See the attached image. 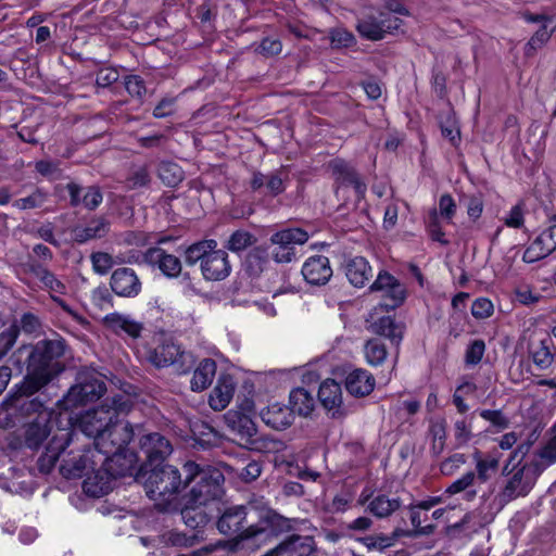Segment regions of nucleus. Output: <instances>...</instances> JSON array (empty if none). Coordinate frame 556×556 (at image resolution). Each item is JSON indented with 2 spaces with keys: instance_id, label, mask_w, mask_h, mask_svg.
<instances>
[{
  "instance_id": "f257e3e1",
  "label": "nucleus",
  "mask_w": 556,
  "mask_h": 556,
  "mask_svg": "<svg viewBox=\"0 0 556 556\" xmlns=\"http://www.w3.org/2000/svg\"><path fill=\"white\" fill-rule=\"evenodd\" d=\"M248 508L242 505L229 507L222 514L216 523L218 531L235 536L214 543L216 551L254 553L271 542L275 533L268 521L250 522Z\"/></svg>"
},
{
  "instance_id": "f03ea898",
  "label": "nucleus",
  "mask_w": 556,
  "mask_h": 556,
  "mask_svg": "<svg viewBox=\"0 0 556 556\" xmlns=\"http://www.w3.org/2000/svg\"><path fill=\"white\" fill-rule=\"evenodd\" d=\"M65 353L62 339L38 341L27 357V375L21 383L24 393L38 392L63 371L60 358Z\"/></svg>"
},
{
  "instance_id": "7ed1b4c3",
  "label": "nucleus",
  "mask_w": 556,
  "mask_h": 556,
  "mask_svg": "<svg viewBox=\"0 0 556 556\" xmlns=\"http://www.w3.org/2000/svg\"><path fill=\"white\" fill-rule=\"evenodd\" d=\"M132 406L134 401L127 394L108 397L101 405L80 416L79 428L87 437L93 438V446H96L97 439L106 432L117 418L127 416Z\"/></svg>"
},
{
  "instance_id": "20e7f679",
  "label": "nucleus",
  "mask_w": 556,
  "mask_h": 556,
  "mask_svg": "<svg viewBox=\"0 0 556 556\" xmlns=\"http://www.w3.org/2000/svg\"><path fill=\"white\" fill-rule=\"evenodd\" d=\"M184 486L194 482L189 493L184 497L187 503L208 506L218 501L224 494V475L217 469H201L194 462H187L184 466Z\"/></svg>"
},
{
  "instance_id": "39448f33",
  "label": "nucleus",
  "mask_w": 556,
  "mask_h": 556,
  "mask_svg": "<svg viewBox=\"0 0 556 556\" xmlns=\"http://www.w3.org/2000/svg\"><path fill=\"white\" fill-rule=\"evenodd\" d=\"M184 486L179 470L172 465H155L144 482L147 495L157 502L162 510L168 506Z\"/></svg>"
},
{
  "instance_id": "423d86ee",
  "label": "nucleus",
  "mask_w": 556,
  "mask_h": 556,
  "mask_svg": "<svg viewBox=\"0 0 556 556\" xmlns=\"http://www.w3.org/2000/svg\"><path fill=\"white\" fill-rule=\"evenodd\" d=\"M504 473L508 476L505 486L498 494L502 506L520 496H526L534 486L536 479L542 473L541 468L532 460L522 466L510 465Z\"/></svg>"
},
{
  "instance_id": "0eeeda50",
  "label": "nucleus",
  "mask_w": 556,
  "mask_h": 556,
  "mask_svg": "<svg viewBox=\"0 0 556 556\" xmlns=\"http://www.w3.org/2000/svg\"><path fill=\"white\" fill-rule=\"evenodd\" d=\"M77 382L67 393L58 401L60 409H72L78 405L100 399L105 390V383L94 371H80L77 375Z\"/></svg>"
},
{
  "instance_id": "6e6552de",
  "label": "nucleus",
  "mask_w": 556,
  "mask_h": 556,
  "mask_svg": "<svg viewBox=\"0 0 556 556\" xmlns=\"http://www.w3.org/2000/svg\"><path fill=\"white\" fill-rule=\"evenodd\" d=\"M403 25V21L397 16H392L383 10L370 8L365 12L356 24L358 34L371 41H378L387 34H393Z\"/></svg>"
},
{
  "instance_id": "1a4fd4ad",
  "label": "nucleus",
  "mask_w": 556,
  "mask_h": 556,
  "mask_svg": "<svg viewBox=\"0 0 556 556\" xmlns=\"http://www.w3.org/2000/svg\"><path fill=\"white\" fill-rule=\"evenodd\" d=\"M124 417L117 418L106 432L97 439L94 450L98 455L102 454H116L117 452L128 451L127 445L134 439L135 434L142 433L141 425H131L124 421Z\"/></svg>"
},
{
  "instance_id": "9d476101",
  "label": "nucleus",
  "mask_w": 556,
  "mask_h": 556,
  "mask_svg": "<svg viewBox=\"0 0 556 556\" xmlns=\"http://www.w3.org/2000/svg\"><path fill=\"white\" fill-rule=\"evenodd\" d=\"M150 361L156 367L173 366L179 375L188 372L194 365L193 355L172 341L159 344L150 354Z\"/></svg>"
},
{
  "instance_id": "9b49d317",
  "label": "nucleus",
  "mask_w": 556,
  "mask_h": 556,
  "mask_svg": "<svg viewBox=\"0 0 556 556\" xmlns=\"http://www.w3.org/2000/svg\"><path fill=\"white\" fill-rule=\"evenodd\" d=\"M370 292L380 293V306L386 311L395 309L406 299L405 286L388 271H380L369 287Z\"/></svg>"
},
{
  "instance_id": "f8f14e48",
  "label": "nucleus",
  "mask_w": 556,
  "mask_h": 556,
  "mask_svg": "<svg viewBox=\"0 0 556 556\" xmlns=\"http://www.w3.org/2000/svg\"><path fill=\"white\" fill-rule=\"evenodd\" d=\"M329 168L336 180V194L349 186L353 187L356 201H361L366 192V184L361 179L356 170L344 160L336 159L329 163Z\"/></svg>"
},
{
  "instance_id": "ddd939ff",
  "label": "nucleus",
  "mask_w": 556,
  "mask_h": 556,
  "mask_svg": "<svg viewBox=\"0 0 556 556\" xmlns=\"http://www.w3.org/2000/svg\"><path fill=\"white\" fill-rule=\"evenodd\" d=\"M92 464H99L98 453L94 447L85 448L83 454L71 452L67 458L62 460L60 472L66 479L86 477Z\"/></svg>"
},
{
  "instance_id": "4468645a",
  "label": "nucleus",
  "mask_w": 556,
  "mask_h": 556,
  "mask_svg": "<svg viewBox=\"0 0 556 556\" xmlns=\"http://www.w3.org/2000/svg\"><path fill=\"white\" fill-rule=\"evenodd\" d=\"M112 291L121 298H136L142 290L137 273L130 267L116 268L110 278Z\"/></svg>"
},
{
  "instance_id": "2eb2a0df",
  "label": "nucleus",
  "mask_w": 556,
  "mask_h": 556,
  "mask_svg": "<svg viewBox=\"0 0 556 556\" xmlns=\"http://www.w3.org/2000/svg\"><path fill=\"white\" fill-rule=\"evenodd\" d=\"M203 278L208 281L226 279L231 273V265L226 251L217 247L211 249L201 266Z\"/></svg>"
},
{
  "instance_id": "dca6fc26",
  "label": "nucleus",
  "mask_w": 556,
  "mask_h": 556,
  "mask_svg": "<svg viewBox=\"0 0 556 556\" xmlns=\"http://www.w3.org/2000/svg\"><path fill=\"white\" fill-rule=\"evenodd\" d=\"M143 261L150 266L157 267L167 278H177L182 270L180 258L159 247L148 249L143 253Z\"/></svg>"
},
{
  "instance_id": "f3484780",
  "label": "nucleus",
  "mask_w": 556,
  "mask_h": 556,
  "mask_svg": "<svg viewBox=\"0 0 556 556\" xmlns=\"http://www.w3.org/2000/svg\"><path fill=\"white\" fill-rule=\"evenodd\" d=\"M114 478L106 466L90 465L89 472L84 480L83 488L87 495L100 497L108 494L113 489Z\"/></svg>"
},
{
  "instance_id": "a211bd4d",
  "label": "nucleus",
  "mask_w": 556,
  "mask_h": 556,
  "mask_svg": "<svg viewBox=\"0 0 556 556\" xmlns=\"http://www.w3.org/2000/svg\"><path fill=\"white\" fill-rule=\"evenodd\" d=\"M140 450L151 466L162 465L161 463L173 452L168 439L157 432L143 434L140 438Z\"/></svg>"
},
{
  "instance_id": "6ab92c4d",
  "label": "nucleus",
  "mask_w": 556,
  "mask_h": 556,
  "mask_svg": "<svg viewBox=\"0 0 556 556\" xmlns=\"http://www.w3.org/2000/svg\"><path fill=\"white\" fill-rule=\"evenodd\" d=\"M314 552V539L309 535L291 534L263 556H308Z\"/></svg>"
},
{
  "instance_id": "aec40b11",
  "label": "nucleus",
  "mask_w": 556,
  "mask_h": 556,
  "mask_svg": "<svg viewBox=\"0 0 556 556\" xmlns=\"http://www.w3.org/2000/svg\"><path fill=\"white\" fill-rule=\"evenodd\" d=\"M54 412H41L29 422L25 431V444L29 448H38L51 433V419Z\"/></svg>"
},
{
  "instance_id": "412c9836",
  "label": "nucleus",
  "mask_w": 556,
  "mask_h": 556,
  "mask_svg": "<svg viewBox=\"0 0 556 556\" xmlns=\"http://www.w3.org/2000/svg\"><path fill=\"white\" fill-rule=\"evenodd\" d=\"M302 275L311 285H325L332 276L329 258L324 255L309 257L302 267Z\"/></svg>"
},
{
  "instance_id": "4be33fe9",
  "label": "nucleus",
  "mask_w": 556,
  "mask_h": 556,
  "mask_svg": "<svg viewBox=\"0 0 556 556\" xmlns=\"http://www.w3.org/2000/svg\"><path fill=\"white\" fill-rule=\"evenodd\" d=\"M318 399L320 404L327 409L332 418H340L343 416L342 406V390L341 386L333 379L325 380L318 390Z\"/></svg>"
},
{
  "instance_id": "5701e85b",
  "label": "nucleus",
  "mask_w": 556,
  "mask_h": 556,
  "mask_svg": "<svg viewBox=\"0 0 556 556\" xmlns=\"http://www.w3.org/2000/svg\"><path fill=\"white\" fill-rule=\"evenodd\" d=\"M225 419L231 433L247 446L257 433L254 421L244 414L230 410L226 414Z\"/></svg>"
},
{
  "instance_id": "b1692460",
  "label": "nucleus",
  "mask_w": 556,
  "mask_h": 556,
  "mask_svg": "<svg viewBox=\"0 0 556 556\" xmlns=\"http://www.w3.org/2000/svg\"><path fill=\"white\" fill-rule=\"evenodd\" d=\"M103 325L114 332L115 334H127L132 339H137L141 336L143 330V325L135 319H132L129 315L121 314V313H111L103 317Z\"/></svg>"
},
{
  "instance_id": "393cba45",
  "label": "nucleus",
  "mask_w": 556,
  "mask_h": 556,
  "mask_svg": "<svg viewBox=\"0 0 556 556\" xmlns=\"http://www.w3.org/2000/svg\"><path fill=\"white\" fill-rule=\"evenodd\" d=\"M99 464L106 466L114 479L124 477L134 468L136 456L129 451L98 455Z\"/></svg>"
},
{
  "instance_id": "a878e982",
  "label": "nucleus",
  "mask_w": 556,
  "mask_h": 556,
  "mask_svg": "<svg viewBox=\"0 0 556 556\" xmlns=\"http://www.w3.org/2000/svg\"><path fill=\"white\" fill-rule=\"evenodd\" d=\"M236 383L230 375H220L208 399L210 406L220 412L225 409L233 397Z\"/></svg>"
},
{
  "instance_id": "bb28decb",
  "label": "nucleus",
  "mask_w": 556,
  "mask_h": 556,
  "mask_svg": "<svg viewBox=\"0 0 556 556\" xmlns=\"http://www.w3.org/2000/svg\"><path fill=\"white\" fill-rule=\"evenodd\" d=\"M375 383L374 376L363 368L353 369L345 377L346 391L356 397H363L371 393Z\"/></svg>"
},
{
  "instance_id": "cd10ccee",
  "label": "nucleus",
  "mask_w": 556,
  "mask_h": 556,
  "mask_svg": "<svg viewBox=\"0 0 556 556\" xmlns=\"http://www.w3.org/2000/svg\"><path fill=\"white\" fill-rule=\"evenodd\" d=\"M344 270L350 283L356 288H363L374 276L371 266L363 256L346 260Z\"/></svg>"
},
{
  "instance_id": "c85d7f7f",
  "label": "nucleus",
  "mask_w": 556,
  "mask_h": 556,
  "mask_svg": "<svg viewBox=\"0 0 556 556\" xmlns=\"http://www.w3.org/2000/svg\"><path fill=\"white\" fill-rule=\"evenodd\" d=\"M262 420L275 430H283L293 422V415L288 406L271 404L261 412Z\"/></svg>"
},
{
  "instance_id": "c756f323",
  "label": "nucleus",
  "mask_w": 556,
  "mask_h": 556,
  "mask_svg": "<svg viewBox=\"0 0 556 556\" xmlns=\"http://www.w3.org/2000/svg\"><path fill=\"white\" fill-rule=\"evenodd\" d=\"M110 229V223L102 216L93 217L88 225L75 227L72 231L77 243L103 238Z\"/></svg>"
},
{
  "instance_id": "7c9ffc66",
  "label": "nucleus",
  "mask_w": 556,
  "mask_h": 556,
  "mask_svg": "<svg viewBox=\"0 0 556 556\" xmlns=\"http://www.w3.org/2000/svg\"><path fill=\"white\" fill-rule=\"evenodd\" d=\"M216 363L211 358L202 359L193 371L190 388L193 392L207 389L216 375Z\"/></svg>"
},
{
  "instance_id": "2f4dec72",
  "label": "nucleus",
  "mask_w": 556,
  "mask_h": 556,
  "mask_svg": "<svg viewBox=\"0 0 556 556\" xmlns=\"http://www.w3.org/2000/svg\"><path fill=\"white\" fill-rule=\"evenodd\" d=\"M444 514V508L435 509L431 515H429L428 511H419L416 508H410L409 518L415 533L419 535H429L433 533L437 527L433 521L443 517Z\"/></svg>"
},
{
  "instance_id": "473e14b6",
  "label": "nucleus",
  "mask_w": 556,
  "mask_h": 556,
  "mask_svg": "<svg viewBox=\"0 0 556 556\" xmlns=\"http://www.w3.org/2000/svg\"><path fill=\"white\" fill-rule=\"evenodd\" d=\"M71 434L65 432L61 438L54 435L49 443L47 451L39 458V466L41 471L49 472L59 459L60 454L70 444Z\"/></svg>"
},
{
  "instance_id": "72a5a7b5",
  "label": "nucleus",
  "mask_w": 556,
  "mask_h": 556,
  "mask_svg": "<svg viewBox=\"0 0 556 556\" xmlns=\"http://www.w3.org/2000/svg\"><path fill=\"white\" fill-rule=\"evenodd\" d=\"M184 500V507L180 511L184 523L191 529L203 528L210 521L206 506L198 505L197 503H187V500Z\"/></svg>"
},
{
  "instance_id": "f704fd0d",
  "label": "nucleus",
  "mask_w": 556,
  "mask_h": 556,
  "mask_svg": "<svg viewBox=\"0 0 556 556\" xmlns=\"http://www.w3.org/2000/svg\"><path fill=\"white\" fill-rule=\"evenodd\" d=\"M402 505L397 496L389 497L386 494H379L368 502L367 510L378 518H387L396 511Z\"/></svg>"
},
{
  "instance_id": "c9c22d12",
  "label": "nucleus",
  "mask_w": 556,
  "mask_h": 556,
  "mask_svg": "<svg viewBox=\"0 0 556 556\" xmlns=\"http://www.w3.org/2000/svg\"><path fill=\"white\" fill-rule=\"evenodd\" d=\"M36 392L26 394L22 391L21 386L18 387V396L16 399V405L24 416H30L31 414H39L41 412H52L46 407V395L39 394L36 397H30Z\"/></svg>"
},
{
  "instance_id": "e433bc0d",
  "label": "nucleus",
  "mask_w": 556,
  "mask_h": 556,
  "mask_svg": "<svg viewBox=\"0 0 556 556\" xmlns=\"http://www.w3.org/2000/svg\"><path fill=\"white\" fill-rule=\"evenodd\" d=\"M315 407L313 395L304 388H296L290 393L291 414L296 413L301 416H308Z\"/></svg>"
},
{
  "instance_id": "4c0bfd02",
  "label": "nucleus",
  "mask_w": 556,
  "mask_h": 556,
  "mask_svg": "<svg viewBox=\"0 0 556 556\" xmlns=\"http://www.w3.org/2000/svg\"><path fill=\"white\" fill-rule=\"evenodd\" d=\"M217 245V241L214 239L202 240L191 244L185 250L186 264L188 266H193L200 262L201 267L203 260L206 257V254L211 251V249H214Z\"/></svg>"
},
{
  "instance_id": "58836bf2",
  "label": "nucleus",
  "mask_w": 556,
  "mask_h": 556,
  "mask_svg": "<svg viewBox=\"0 0 556 556\" xmlns=\"http://www.w3.org/2000/svg\"><path fill=\"white\" fill-rule=\"evenodd\" d=\"M551 339H543L531 345L532 361L541 370L547 369L553 364L554 355L551 352Z\"/></svg>"
},
{
  "instance_id": "ea45409f",
  "label": "nucleus",
  "mask_w": 556,
  "mask_h": 556,
  "mask_svg": "<svg viewBox=\"0 0 556 556\" xmlns=\"http://www.w3.org/2000/svg\"><path fill=\"white\" fill-rule=\"evenodd\" d=\"M49 200L48 191L35 188L28 195L13 201L12 206L20 211L41 208Z\"/></svg>"
},
{
  "instance_id": "a19ab883",
  "label": "nucleus",
  "mask_w": 556,
  "mask_h": 556,
  "mask_svg": "<svg viewBox=\"0 0 556 556\" xmlns=\"http://www.w3.org/2000/svg\"><path fill=\"white\" fill-rule=\"evenodd\" d=\"M551 438L534 455L532 462L536 463L542 472L556 463V430L551 428Z\"/></svg>"
},
{
  "instance_id": "79ce46f5",
  "label": "nucleus",
  "mask_w": 556,
  "mask_h": 556,
  "mask_svg": "<svg viewBox=\"0 0 556 556\" xmlns=\"http://www.w3.org/2000/svg\"><path fill=\"white\" fill-rule=\"evenodd\" d=\"M308 240L306 231L300 228H289L275 232L270 237L273 244H281L283 247H293L294 244H304Z\"/></svg>"
},
{
  "instance_id": "37998d69",
  "label": "nucleus",
  "mask_w": 556,
  "mask_h": 556,
  "mask_svg": "<svg viewBox=\"0 0 556 556\" xmlns=\"http://www.w3.org/2000/svg\"><path fill=\"white\" fill-rule=\"evenodd\" d=\"M268 262V253L262 247L253 248L245 256L244 268L251 276H258Z\"/></svg>"
},
{
  "instance_id": "c03bdc74",
  "label": "nucleus",
  "mask_w": 556,
  "mask_h": 556,
  "mask_svg": "<svg viewBox=\"0 0 556 556\" xmlns=\"http://www.w3.org/2000/svg\"><path fill=\"white\" fill-rule=\"evenodd\" d=\"M364 354L369 365L379 366L387 358V346L380 339L374 338L365 343Z\"/></svg>"
},
{
  "instance_id": "a18cd8bd",
  "label": "nucleus",
  "mask_w": 556,
  "mask_h": 556,
  "mask_svg": "<svg viewBox=\"0 0 556 556\" xmlns=\"http://www.w3.org/2000/svg\"><path fill=\"white\" fill-rule=\"evenodd\" d=\"M157 176L164 185L176 187L184 178L181 167L173 162H161L157 168Z\"/></svg>"
},
{
  "instance_id": "49530a36",
  "label": "nucleus",
  "mask_w": 556,
  "mask_h": 556,
  "mask_svg": "<svg viewBox=\"0 0 556 556\" xmlns=\"http://www.w3.org/2000/svg\"><path fill=\"white\" fill-rule=\"evenodd\" d=\"M476 481V473L473 471H468L463 475L459 479L452 482L445 490V493L448 495H455L462 492H466V500H471L476 496L477 492L475 490H470Z\"/></svg>"
},
{
  "instance_id": "de8ad7c7",
  "label": "nucleus",
  "mask_w": 556,
  "mask_h": 556,
  "mask_svg": "<svg viewBox=\"0 0 556 556\" xmlns=\"http://www.w3.org/2000/svg\"><path fill=\"white\" fill-rule=\"evenodd\" d=\"M374 330L377 334L390 339L396 345L402 340V334L397 325L394 319L389 316L379 318L374 324Z\"/></svg>"
},
{
  "instance_id": "09e8293b",
  "label": "nucleus",
  "mask_w": 556,
  "mask_h": 556,
  "mask_svg": "<svg viewBox=\"0 0 556 556\" xmlns=\"http://www.w3.org/2000/svg\"><path fill=\"white\" fill-rule=\"evenodd\" d=\"M256 242V238L247 230H236L228 238L225 243V248L231 252L239 253L250 247H252Z\"/></svg>"
},
{
  "instance_id": "8fccbe9b",
  "label": "nucleus",
  "mask_w": 556,
  "mask_h": 556,
  "mask_svg": "<svg viewBox=\"0 0 556 556\" xmlns=\"http://www.w3.org/2000/svg\"><path fill=\"white\" fill-rule=\"evenodd\" d=\"M554 31V27L552 25L543 24L535 31V34L530 38L525 48L526 56L534 55L535 51L542 48L551 38Z\"/></svg>"
},
{
  "instance_id": "3c124183",
  "label": "nucleus",
  "mask_w": 556,
  "mask_h": 556,
  "mask_svg": "<svg viewBox=\"0 0 556 556\" xmlns=\"http://www.w3.org/2000/svg\"><path fill=\"white\" fill-rule=\"evenodd\" d=\"M289 180L288 173L283 169H277L267 175L266 190L271 197H277L286 190V182Z\"/></svg>"
},
{
  "instance_id": "603ef678",
  "label": "nucleus",
  "mask_w": 556,
  "mask_h": 556,
  "mask_svg": "<svg viewBox=\"0 0 556 556\" xmlns=\"http://www.w3.org/2000/svg\"><path fill=\"white\" fill-rule=\"evenodd\" d=\"M248 446L250 450L261 453H277L283 448V443L280 440L256 434Z\"/></svg>"
},
{
  "instance_id": "864d4df0",
  "label": "nucleus",
  "mask_w": 556,
  "mask_h": 556,
  "mask_svg": "<svg viewBox=\"0 0 556 556\" xmlns=\"http://www.w3.org/2000/svg\"><path fill=\"white\" fill-rule=\"evenodd\" d=\"M151 181V175L147 165L135 167L126 179L127 188L130 190L147 187Z\"/></svg>"
},
{
  "instance_id": "5fc2aeb1",
  "label": "nucleus",
  "mask_w": 556,
  "mask_h": 556,
  "mask_svg": "<svg viewBox=\"0 0 556 556\" xmlns=\"http://www.w3.org/2000/svg\"><path fill=\"white\" fill-rule=\"evenodd\" d=\"M498 459L492 456L485 458H477L476 464V480L485 482L490 479L491 475L497 470Z\"/></svg>"
},
{
  "instance_id": "6e6d98bb",
  "label": "nucleus",
  "mask_w": 556,
  "mask_h": 556,
  "mask_svg": "<svg viewBox=\"0 0 556 556\" xmlns=\"http://www.w3.org/2000/svg\"><path fill=\"white\" fill-rule=\"evenodd\" d=\"M427 229L433 241L440 242L443 245L448 244V241L445 239V233L443 232L442 227L440 225L439 213L437 212V210H432L429 213L427 219Z\"/></svg>"
},
{
  "instance_id": "4d7b16f0",
  "label": "nucleus",
  "mask_w": 556,
  "mask_h": 556,
  "mask_svg": "<svg viewBox=\"0 0 556 556\" xmlns=\"http://www.w3.org/2000/svg\"><path fill=\"white\" fill-rule=\"evenodd\" d=\"M20 329L17 325H11L8 329L0 333V361L13 348L18 337Z\"/></svg>"
},
{
  "instance_id": "13d9d810",
  "label": "nucleus",
  "mask_w": 556,
  "mask_h": 556,
  "mask_svg": "<svg viewBox=\"0 0 556 556\" xmlns=\"http://www.w3.org/2000/svg\"><path fill=\"white\" fill-rule=\"evenodd\" d=\"M439 123L442 136L456 144L459 140V129L453 114L448 112L445 119H440Z\"/></svg>"
},
{
  "instance_id": "bf43d9fd",
  "label": "nucleus",
  "mask_w": 556,
  "mask_h": 556,
  "mask_svg": "<svg viewBox=\"0 0 556 556\" xmlns=\"http://www.w3.org/2000/svg\"><path fill=\"white\" fill-rule=\"evenodd\" d=\"M396 535H397V530L394 532V535H392V536L384 535V534L369 535V536L364 538L362 540V542L369 549L382 551V549L388 548L394 544Z\"/></svg>"
},
{
  "instance_id": "052dcab7",
  "label": "nucleus",
  "mask_w": 556,
  "mask_h": 556,
  "mask_svg": "<svg viewBox=\"0 0 556 556\" xmlns=\"http://www.w3.org/2000/svg\"><path fill=\"white\" fill-rule=\"evenodd\" d=\"M127 92L138 99H142L147 93L144 80L139 75H129L124 80Z\"/></svg>"
},
{
  "instance_id": "680f3d73",
  "label": "nucleus",
  "mask_w": 556,
  "mask_h": 556,
  "mask_svg": "<svg viewBox=\"0 0 556 556\" xmlns=\"http://www.w3.org/2000/svg\"><path fill=\"white\" fill-rule=\"evenodd\" d=\"M92 268L99 275H105L113 266V257L105 252H94L90 256Z\"/></svg>"
},
{
  "instance_id": "e2e57ef3",
  "label": "nucleus",
  "mask_w": 556,
  "mask_h": 556,
  "mask_svg": "<svg viewBox=\"0 0 556 556\" xmlns=\"http://www.w3.org/2000/svg\"><path fill=\"white\" fill-rule=\"evenodd\" d=\"M102 200L103 195L99 187L89 186L87 188H84L83 205L87 210H96L102 203Z\"/></svg>"
},
{
  "instance_id": "0e129e2a",
  "label": "nucleus",
  "mask_w": 556,
  "mask_h": 556,
  "mask_svg": "<svg viewBox=\"0 0 556 556\" xmlns=\"http://www.w3.org/2000/svg\"><path fill=\"white\" fill-rule=\"evenodd\" d=\"M494 312L493 303L486 298H478L471 305V314L475 318L484 319Z\"/></svg>"
},
{
  "instance_id": "69168bd1",
  "label": "nucleus",
  "mask_w": 556,
  "mask_h": 556,
  "mask_svg": "<svg viewBox=\"0 0 556 556\" xmlns=\"http://www.w3.org/2000/svg\"><path fill=\"white\" fill-rule=\"evenodd\" d=\"M331 45L334 48L350 47L354 43V35L344 28H334L330 31Z\"/></svg>"
},
{
  "instance_id": "338daca9",
  "label": "nucleus",
  "mask_w": 556,
  "mask_h": 556,
  "mask_svg": "<svg viewBox=\"0 0 556 556\" xmlns=\"http://www.w3.org/2000/svg\"><path fill=\"white\" fill-rule=\"evenodd\" d=\"M466 460L467 458L465 454L455 453L441 463L440 470L444 476H452L466 463Z\"/></svg>"
},
{
  "instance_id": "774afa93",
  "label": "nucleus",
  "mask_w": 556,
  "mask_h": 556,
  "mask_svg": "<svg viewBox=\"0 0 556 556\" xmlns=\"http://www.w3.org/2000/svg\"><path fill=\"white\" fill-rule=\"evenodd\" d=\"M17 327L20 331L22 330L25 333L34 334L40 332L41 321L38 316L28 312L21 316L20 326Z\"/></svg>"
}]
</instances>
